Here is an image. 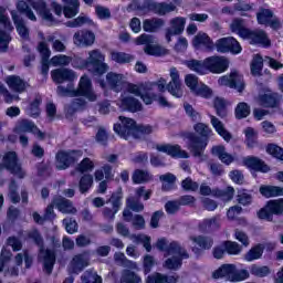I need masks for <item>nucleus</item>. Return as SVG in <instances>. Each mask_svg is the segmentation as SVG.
I'll list each match as a JSON object with an SVG mask.
<instances>
[{"label": "nucleus", "mask_w": 283, "mask_h": 283, "mask_svg": "<svg viewBox=\"0 0 283 283\" xmlns=\"http://www.w3.org/2000/svg\"><path fill=\"white\" fill-rule=\"evenodd\" d=\"M28 238L29 240H33L34 244L39 247V258L42 260L44 273L52 275V271H54V265L56 264V249H61V239L52 235L50 238L52 249H45V241L38 229L30 231Z\"/></svg>", "instance_id": "f257e3e1"}, {"label": "nucleus", "mask_w": 283, "mask_h": 283, "mask_svg": "<svg viewBox=\"0 0 283 283\" xmlns=\"http://www.w3.org/2000/svg\"><path fill=\"white\" fill-rule=\"evenodd\" d=\"M193 132L182 133V138L186 140L187 149L192 154L195 158H201L209 145V138H211L213 130L209 125L197 122L193 125Z\"/></svg>", "instance_id": "f03ea898"}, {"label": "nucleus", "mask_w": 283, "mask_h": 283, "mask_svg": "<svg viewBox=\"0 0 283 283\" xmlns=\"http://www.w3.org/2000/svg\"><path fill=\"white\" fill-rule=\"evenodd\" d=\"M70 63L74 70H90L92 67L95 76H103L109 70V65L105 63V55L98 49L90 51L86 60L78 55L71 56Z\"/></svg>", "instance_id": "7ed1b4c3"}, {"label": "nucleus", "mask_w": 283, "mask_h": 283, "mask_svg": "<svg viewBox=\"0 0 283 283\" xmlns=\"http://www.w3.org/2000/svg\"><path fill=\"white\" fill-rule=\"evenodd\" d=\"M57 92L61 96H70L71 98L83 96L91 103H94L96 98H98L96 93H94V88L92 87V78H90L87 75L81 76L77 88H74V86H57Z\"/></svg>", "instance_id": "20e7f679"}, {"label": "nucleus", "mask_w": 283, "mask_h": 283, "mask_svg": "<svg viewBox=\"0 0 283 283\" xmlns=\"http://www.w3.org/2000/svg\"><path fill=\"white\" fill-rule=\"evenodd\" d=\"M170 78L171 81L167 84V80L159 78L156 82V86L158 87L159 92H169L171 96H175V98H182V83L180 82V73L178 72V69L171 67L170 69Z\"/></svg>", "instance_id": "39448f33"}, {"label": "nucleus", "mask_w": 283, "mask_h": 283, "mask_svg": "<svg viewBox=\"0 0 283 283\" xmlns=\"http://www.w3.org/2000/svg\"><path fill=\"white\" fill-rule=\"evenodd\" d=\"M83 156V151L78 149L59 150L55 154V165L59 171L70 169L72 165L78 163V158Z\"/></svg>", "instance_id": "423d86ee"}, {"label": "nucleus", "mask_w": 283, "mask_h": 283, "mask_svg": "<svg viewBox=\"0 0 283 283\" xmlns=\"http://www.w3.org/2000/svg\"><path fill=\"white\" fill-rule=\"evenodd\" d=\"M274 216H283V198L266 201L264 207L256 212L259 220H265L266 222H273Z\"/></svg>", "instance_id": "0eeeda50"}, {"label": "nucleus", "mask_w": 283, "mask_h": 283, "mask_svg": "<svg viewBox=\"0 0 283 283\" xmlns=\"http://www.w3.org/2000/svg\"><path fill=\"white\" fill-rule=\"evenodd\" d=\"M136 129V122L132 117L119 116L118 122L114 124L113 130L119 138L124 140H129V138H134Z\"/></svg>", "instance_id": "6e6552de"}, {"label": "nucleus", "mask_w": 283, "mask_h": 283, "mask_svg": "<svg viewBox=\"0 0 283 283\" xmlns=\"http://www.w3.org/2000/svg\"><path fill=\"white\" fill-rule=\"evenodd\" d=\"M106 205H112V208L105 207L103 209V216L104 218L114 220V218H116V213H118L123 207V187H118L116 191L111 195L106 200Z\"/></svg>", "instance_id": "1a4fd4ad"}, {"label": "nucleus", "mask_w": 283, "mask_h": 283, "mask_svg": "<svg viewBox=\"0 0 283 283\" xmlns=\"http://www.w3.org/2000/svg\"><path fill=\"white\" fill-rule=\"evenodd\" d=\"M2 163L4 164V169L10 171L13 176H17V178H25V171H23L21 164H19L17 151H8L4 154Z\"/></svg>", "instance_id": "9d476101"}, {"label": "nucleus", "mask_w": 283, "mask_h": 283, "mask_svg": "<svg viewBox=\"0 0 283 283\" xmlns=\"http://www.w3.org/2000/svg\"><path fill=\"white\" fill-rule=\"evenodd\" d=\"M27 1L43 21H46V23H51V25H56V23H59V20H56V18H54V15L52 14V10L48 8V2L45 0Z\"/></svg>", "instance_id": "9b49d317"}, {"label": "nucleus", "mask_w": 283, "mask_h": 283, "mask_svg": "<svg viewBox=\"0 0 283 283\" xmlns=\"http://www.w3.org/2000/svg\"><path fill=\"white\" fill-rule=\"evenodd\" d=\"M217 52L221 54H240L242 52V45L238 39L233 36L221 38L216 42Z\"/></svg>", "instance_id": "f8f14e48"}, {"label": "nucleus", "mask_w": 283, "mask_h": 283, "mask_svg": "<svg viewBox=\"0 0 283 283\" xmlns=\"http://www.w3.org/2000/svg\"><path fill=\"white\" fill-rule=\"evenodd\" d=\"M51 78L56 85H63V83H69V87H74V78H76V73L71 69H54L51 71Z\"/></svg>", "instance_id": "ddd939ff"}, {"label": "nucleus", "mask_w": 283, "mask_h": 283, "mask_svg": "<svg viewBox=\"0 0 283 283\" xmlns=\"http://www.w3.org/2000/svg\"><path fill=\"white\" fill-rule=\"evenodd\" d=\"M206 67L211 74H223L229 70V60L224 56L212 55L206 57Z\"/></svg>", "instance_id": "4468645a"}, {"label": "nucleus", "mask_w": 283, "mask_h": 283, "mask_svg": "<svg viewBox=\"0 0 283 283\" xmlns=\"http://www.w3.org/2000/svg\"><path fill=\"white\" fill-rule=\"evenodd\" d=\"M171 258H168L164 262V268L168 271H178L182 266V260H189V252L182 245H179V249L176 252H170Z\"/></svg>", "instance_id": "2eb2a0df"}, {"label": "nucleus", "mask_w": 283, "mask_h": 283, "mask_svg": "<svg viewBox=\"0 0 283 283\" xmlns=\"http://www.w3.org/2000/svg\"><path fill=\"white\" fill-rule=\"evenodd\" d=\"M243 41H249L250 45H261L262 48H271V40L264 30H251L243 38Z\"/></svg>", "instance_id": "dca6fc26"}, {"label": "nucleus", "mask_w": 283, "mask_h": 283, "mask_svg": "<svg viewBox=\"0 0 283 283\" xmlns=\"http://www.w3.org/2000/svg\"><path fill=\"white\" fill-rule=\"evenodd\" d=\"M157 2L154 0H144L143 3L139 0H133L128 6V12H142V14H149V12L156 13Z\"/></svg>", "instance_id": "f3484780"}, {"label": "nucleus", "mask_w": 283, "mask_h": 283, "mask_svg": "<svg viewBox=\"0 0 283 283\" xmlns=\"http://www.w3.org/2000/svg\"><path fill=\"white\" fill-rule=\"evenodd\" d=\"M187 24V19L184 17H176L170 20V28L166 29V41L168 43L171 41V36H179L185 32V25Z\"/></svg>", "instance_id": "a211bd4d"}, {"label": "nucleus", "mask_w": 283, "mask_h": 283, "mask_svg": "<svg viewBox=\"0 0 283 283\" xmlns=\"http://www.w3.org/2000/svg\"><path fill=\"white\" fill-rule=\"evenodd\" d=\"M243 166L251 169V171H258L260 174H269L271 171V168L264 160L253 155L243 158Z\"/></svg>", "instance_id": "6ab92c4d"}, {"label": "nucleus", "mask_w": 283, "mask_h": 283, "mask_svg": "<svg viewBox=\"0 0 283 283\" xmlns=\"http://www.w3.org/2000/svg\"><path fill=\"white\" fill-rule=\"evenodd\" d=\"M73 41L75 45H81L82 48H90V45H94V42L96 41V35L92 31L84 29L74 33Z\"/></svg>", "instance_id": "aec40b11"}, {"label": "nucleus", "mask_w": 283, "mask_h": 283, "mask_svg": "<svg viewBox=\"0 0 283 283\" xmlns=\"http://www.w3.org/2000/svg\"><path fill=\"white\" fill-rule=\"evenodd\" d=\"M157 151L161 154H167V156H171V158H189V153L182 150L180 145H171V144H163L156 146Z\"/></svg>", "instance_id": "412c9836"}, {"label": "nucleus", "mask_w": 283, "mask_h": 283, "mask_svg": "<svg viewBox=\"0 0 283 283\" xmlns=\"http://www.w3.org/2000/svg\"><path fill=\"white\" fill-rule=\"evenodd\" d=\"M221 84L226 85V87H230V90H237L239 93L244 92V87H247L244 81H242V76H240L238 72H233L229 76H223Z\"/></svg>", "instance_id": "4be33fe9"}, {"label": "nucleus", "mask_w": 283, "mask_h": 283, "mask_svg": "<svg viewBox=\"0 0 283 283\" xmlns=\"http://www.w3.org/2000/svg\"><path fill=\"white\" fill-rule=\"evenodd\" d=\"M119 107L123 112H130V114H136V112L143 111V104L134 96L123 97L120 99Z\"/></svg>", "instance_id": "5701e85b"}, {"label": "nucleus", "mask_w": 283, "mask_h": 283, "mask_svg": "<svg viewBox=\"0 0 283 283\" xmlns=\"http://www.w3.org/2000/svg\"><path fill=\"white\" fill-rule=\"evenodd\" d=\"M259 103L262 107L275 109L280 107V95L277 93H264L259 95Z\"/></svg>", "instance_id": "b1692460"}, {"label": "nucleus", "mask_w": 283, "mask_h": 283, "mask_svg": "<svg viewBox=\"0 0 283 283\" xmlns=\"http://www.w3.org/2000/svg\"><path fill=\"white\" fill-rule=\"evenodd\" d=\"M212 156H217L219 160L229 167L232 163H235V157L227 153V148L222 145L213 146L211 148Z\"/></svg>", "instance_id": "393cba45"}, {"label": "nucleus", "mask_w": 283, "mask_h": 283, "mask_svg": "<svg viewBox=\"0 0 283 283\" xmlns=\"http://www.w3.org/2000/svg\"><path fill=\"white\" fill-rule=\"evenodd\" d=\"M210 123H211L214 132H217V134L221 138H223V140H226V143H231V138H233V135H231V133L224 127V124L221 120H219L218 117L211 116Z\"/></svg>", "instance_id": "a878e982"}, {"label": "nucleus", "mask_w": 283, "mask_h": 283, "mask_svg": "<svg viewBox=\"0 0 283 283\" xmlns=\"http://www.w3.org/2000/svg\"><path fill=\"white\" fill-rule=\"evenodd\" d=\"M11 17L19 36L28 41L30 39V29L25 25V20L17 13H11Z\"/></svg>", "instance_id": "bb28decb"}, {"label": "nucleus", "mask_w": 283, "mask_h": 283, "mask_svg": "<svg viewBox=\"0 0 283 283\" xmlns=\"http://www.w3.org/2000/svg\"><path fill=\"white\" fill-rule=\"evenodd\" d=\"M249 28L244 24V19L242 18H234L230 23V31L232 34H237L240 39H243L249 33Z\"/></svg>", "instance_id": "cd10ccee"}, {"label": "nucleus", "mask_w": 283, "mask_h": 283, "mask_svg": "<svg viewBox=\"0 0 283 283\" xmlns=\"http://www.w3.org/2000/svg\"><path fill=\"white\" fill-rule=\"evenodd\" d=\"M81 10V2L78 0H64L63 14L65 19H74Z\"/></svg>", "instance_id": "c85d7f7f"}, {"label": "nucleus", "mask_w": 283, "mask_h": 283, "mask_svg": "<svg viewBox=\"0 0 283 283\" xmlns=\"http://www.w3.org/2000/svg\"><path fill=\"white\" fill-rule=\"evenodd\" d=\"M192 45L197 50L206 48V50H213V40L207 33H199L192 40Z\"/></svg>", "instance_id": "c756f323"}, {"label": "nucleus", "mask_w": 283, "mask_h": 283, "mask_svg": "<svg viewBox=\"0 0 283 283\" xmlns=\"http://www.w3.org/2000/svg\"><path fill=\"white\" fill-rule=\"evenodd\" d=\"M233 270H234V264H229V263L222 264L212 273V277L213 280H222V277H226L228 282H231V275L233 273Z\"/></svg>", "instance_id": "7c9ffc66"}, {"label": "nucleus", "mask_w": 283, "mask_h": 283, "mask_svg": "<svg viewBox=\"0 0 283 283\" xmlns=\"http://www.w3.org/2000/svg\"><path fill=\"white\" fill-rule=\"evenodd\" d=\"M146 283H178V276L156 272L147 276Z\"/></svg>", "instance_id": "2f4dec72"}, {"label": "nucleus", "mask_w": 283, "mask_h": 283, "mask_svg": "<svg viewBox=\"0 0 283 283\" xmlns=\"http://www.w3.org/2000/svg\"><path fill=\"white\" fill-rule=\"evenodd\" d=\"M53 205L61 213H76V208H74L70 199L59 197L53 200Z\"/></svg>", "instance_id": "473e14b6"}, {"label": "nucleus", "mask_w": 283, "mask_h": 283, "mask_svg": "<svg viewBox=\"0 0 283 283\" xmlns=\"http://www.w3.org/2000/svg\"><path fill=\"white\" fill-rule=\"evenodd\" d=\"M186 65L188 69L191 70V72H196V74H199L200 76H205V74H207L208 72L207 59H205L203 61L188 60L186 62Z\"/></svg>", "instance_id": "72a5a7b5"}, {"label": "nucleus", "mask_w": 283, "mask_h": 283, "mask_svg": "<svg viewBox=\"0 0 283 283\" xmlns=\"http://www.w3.org/2000/svg\"><path fill=\"white\" fill-rule=\"evenodd\" d=\"M216 229H220V223L218 222V217H212L210 219H203L199 223V231L201 233H213Z\"/></svg>", "instance_id": "f704fd0d"}, {"label": "nucleus", "mask_w": 283, "mask_h": 283, "mask_svg": "<svg viewBox=\"0 0 283 283\" xmlns=\"http://www.w3.org/2000/svg\"><path fill=\"white\" fill-rule=\"evenodd\" d=\"M165 25V20L160 18L146 19L143 22L144 32H158Z\"/></svg>", "instance_id": "c9c22d12"}, {"label": "nucleus", "mask_w": 283, "mask_h": 283, "mask_svg": "<svg viewBox=\"0 0 283 283\" xmlns=\"http://www.w3.org/2000/svg\"><path fill=\"white\" fill-rule=\"evenodd\" d=\"M156 247L158 251H163L164 253H167V255H171V252H176L178 249H180V243L177 241H171L169 244H167V239H159L156 243Z\"/></svg>", "instance_id": "e433bc0d"}, {"label": "nucleus", "mask_w": 283, "mask_h": 283, "mask_svg": "<svg viewBox=\"0 0 283 283\" xmlns=\"http://www.w3.org/2000/svg\"><path fill=\"white\" fill-rule=\"evenodd\" d=\"M264 255V244L258 243L252 247L244 255L245 262H253L260 260Z\"/></svg>", "instance_id": "4c0bfd02"}, {"label": "nucleus", "mask_w": 283, "mask_h": 283, "mask_svg": "<svg viewBox=\"0 0 283 283\" xmlns=\"http://www.w3.org/2000/svg\"><path fill=\"white\" fill-rule=\"evenodd\" d=\"M245 136V146L248 149H255L258 147V132L253 127H247L243 132Z\"/></svg>", "instance_id": "58836bf2"}, {"label": "nucleus", "mask_w": 283, "mask_h": 283, "mask_svg": "<svg viewBox=\"0 0 283 283\" xmlns=\"http://www.w3.org/2000/svg\"><path fill=\"white\" fill-rule=\"evenodd\" d=\"M260 193L264 198H277L283 196V188L280 186H261Z\"/></svg>", "instance_id": "ea45409f"}, {"label": "nucleus", "mask_w": 283, "mask_h": 283, "mask_svg": "<svg viewBox=\"0 0 283 283\" xmlns=\"http://www.w3.org/2000/svg\"><path fill=\"white\" fill-rule=\"evenodd\" d=\"M192 242L203 251H209L213 248V238L207 235H197L191 238Z\"/></svg>", "instance_id": "a19ab883"}, {"label": "nucleus", "mask_w": 283, "mask_h": 283, "mask_svg": "<svg viewBox=\"0 0 283 283\" xmlns=\"http://www.w3.org/2000/svg\"><path fill=\"white\" fill-rule=\"evenodd\" d=\"M94 187V176L92 174H84L78 181L80 193H87Z\"/></svg>", "instance_id": "79ce46f5"}, {"label": "nucleus", "mask_w": 283, "mask_h": 283, "mask_svg": "<svg viewBox=\"0 0 283 283\" xmlns=\"http://www.w3.org/2000/svg\"><path fill=\"white\" fill-rule=\"evenodd\" d=\"M154 127L151 125H144L135 123V133H134V140H140V138L145 136H149V134H153Z\"/></svg>", "instance_id": "37998d69"}, {"label": "nucleus", "mask_w": 283, "mask_h": 283, "mask_svg": "<svg viewBox=\"0 0 283 283\" xmlns=\"http://www.w3.org/2000/svg\"><path fill=\"white\" fill-rule=\"evenodd\" d=\"M192 94L193 96H199L200 98H206L209 101V98H212L213 96V90H211V87H209V85L205 84L203 82H200Z\"/></svg>", "instance_id": "c03bdc74"}, {"label": "nucleus", "mask_w": 283, "mask_h": 283, "mask_svg": "<svg viewBox=\"0 0 283 283\" xmlns=\"http://www.w3.org/2000/svg\"><path fill=\"white\" fill-rule=\"evenodd\" d=\"M7 85L14 90V92H25V82L19 75L7 77Z\"/></svg>", "instance_id": "a18cd8bd"}, {"label": "nucleus", "mask_w": 283, "mask_h": 283, "mask_svg": "<svg viewBox=\"0 0 283 283\" xmlns=\"http://www.w3.org/2000/svg\"><path fill=\"white\" fill-rule=\"evenodd\" d=\"M124 75L120 73L108 72L106 74V83L111 90H118L119 85H123Z\"/></svg>", "instance_id": "49530a36"}, {"label": "nucleus", "mask_w": 283, "mask_h": 283, "mask_svg": "<svg viewBox=\"0 0 283 283\" xmlns=\"http://www.w3.org/2000/svg\"><path fill=\"white\" fill-rule=\"evenodd\" d=\"M34 129H39V127H36L34 122L30 119L20 120L15 127V132L19 134H34Z\"/></svg>", "instance_id": "de8ad7c7"}, {"label": "nucleus", "mask_w": 283, "mask_h": 283, "mask_svg": "<svg viewBox=\"0 0 283 283\" xmlns=\"http://www.w3.org/2000/svg\"><path fill=\"white\" fill-rule=\"evenodd\" d=\"M159 180L163 182V191H171L176 187V175L167 172L159 177Z\"/></svg>", "instance_id": "09e8293b"}, {"label": "nucleus", "mask_w": 283, "mask_h": 283, "mask_svg": "<svg viewBox=\"0 0 283 283\" xmlns=\"http://www.w3.org/2000/svg\"><path fill=\"white\" fill-rule=\"evenodd\" d=\"M221 247L226 249L228 255H240L242 253V245L235 241L226 240L221 243Z\"/></svg>", "instance_id": "8fccbe9b"}, {"label": "nucleus", "mask_w": 283, "mask_h": 283, "mask_svg": "<svg viewBox=\"0 0 283 283\" xmlns=\"http://www.w3.org/2000/svg\"><path fill=\"white\" fill-rule=\"evenodd\" d=\"M251 115V106L245 102H240L234 108V116L237 120H242Z\"/></svg>", "instance_id": "3c124183"}, {"label": "nucleus", "mask_w": 283, "mask_h": 283, "mask_svg": "<svg viewBox=\"0 0 283 283\" xmlns=\"http://www.w3.org/2000/svg\"><path fill=\"white\" fill-rule=\"evenodd\" d=\"M111 59L112 61H115V63H118L119 65H125L134 61V55L125 52L115 51L111 53Z\"/></svg>", "instance_id": "603ef678"}, {"label": "nucleus", "mask_w": 283, "mask_h": 283, "mask_svg": "<svg viewBox=\"0 0 283 283\" xmlns=\"http://www.w3.org/2000/svg\"><path fill=\"white\" fill-rule=\"evenodd\" d=\"M213 107L219 118H227V101L222 97H216L213 101Z\"/></svg>", "instance_id": "864d4df0"}, {"label": "nucleus", "mask_w": 283, "mask_h": 283, "mask_svg": "<svg viewBox=\"0 0 283 283\" xmlns=\"http://www.w3.org/2000/svg\"><path fill=\"white\" fill-rule=\"evenodd\" d=\"M41 103H43V98L41 96H36L29 104V115L31 118H39V116H41Z\"/></svg>", "instance_id": "5fc2aeb1"}, {"label": "nucleus", "mask_w": 283, "mask_h": 283, "mask_svg": "<svg viewBox=\"0 0 283 283\" xmlns=\"http://www.w3.org/2000/svg\"><path fill=\"white\" fill-rule=\"evenodd\" d=\"M176 4L174 3H167V2H157L155 8V14H158V17H165V14H169V12H175Z\"/></svg>", "instance_id": "6e6d98bb"}, {"label": "nucleus", "mask_w": 283, "mask_h": 283, "mask_svg": "<svg viewBox=\"0 0 283 283\" xmlns=\"http://www.w3.org/2000/svg\"><path fill=\"white\" fill-rule=\"evenodd\" d=\"M132 179H133L134 185H143L145 182H149L150 177H149V172L147 170L136 169L133 172Z\"/></svg>", "instance_id": "4d7b16f0"}, {"label": "nucleus", "mask_w": 283, "mask_h": 283, "mask_svg": "<svg viewBox=\"0 0 283 283\" xmlns=\"http://www.w3.org/2000/svg\"><path fill=\"white\" fill-rule=\"evenodd\" d=\"M126 207L134 211L135 213H140V211H145V205L140 202V199L136 197H128L126 199Z\"/></svg>", "instance_id": "13d9d810"}, {"label": "nucleus", "mask_w": 283, "mask_h": 283, "mask_svg": "<svg viewBox=\"0 0 283 283\" xmlns=\"http://www.w3.org/2000/svg\"><path fill=\"white\" fill-rule=\"evenodd\" d=\"M250 273L251 275H255V277H266L268 275H271V268L268 265L260 266L258 264H252L250 266Z\"/></svg>", "instance_id": "bf43d9fd"}, {"label": "nucleus", "mask_w": 283, "mask_h": 283, "mask_svg": "<svg viewBox=\"0 0 283 283\" xmlns=\"http://www.w3.org/2000/svg\"><path fill=\"white\" fill-rule=\"evenodd\" d=\"M262 67H264V59L261 55H255L250 66L252 76H260Z\"/></svg>", "instance_id": "052dcab7"}, {"label": "nucleus", "mask_w": 283, "mask_h": 283, "mask_svg": "<svg viewBox=\"0 0 283 283\" xmlns=\"http://www.w3.org/2000/svg\"><path fill=\"white\" fill-rule=\"evenodd\" d=\"M266 154L275 158L276 160L283 161V148L277 144H268L265 148Z\"/></svg>", "instance_id": "680f3d73"}, {"label": "nucleus", "mask_w": 283, "mask_h": 283, "mask_svg": "<svg viewBox=\"0 0 283 283\" xmlns=\"http://www.w3.org/2000/svg\"><path fill=\"white\" fill-rule=\"evenodd\" d=\"M71 266H72L73 273H81V271H83V269L87 266V263L83 258V254L75 255L71 261Z\"/></svg>", "instance_id": "e2e57ef3"}, {"label": "nucleus", "mask_w": 283, "mask_h": 283, "mask_svg": "<svg viewBox=\"0 0 283 283\" xmlns=\"http://www.w3.org/2000/svg\"><path fill=\"white\" fill-rule=\"evenodd\" d=\"M95 142L102 147L109 145V133L104 127H99L95 134Z\"/></svg>", "instance_id": "0e129e2a"}, {"label": "nucleus", "mask_w": 283, "mask_h": 283, "mask_svg": "<svg viewBox=\"0 0 283 283\" xmlns=\"http://www.w3.org/2000/svg\"><path fill=\"white\" fill-rule=\"evenodd\" d=\"M271 19H273V11H271L270 9H261L256 13V21L259 25H266V23H269Z\"/></svg>", "instance_id": "69168bd1"}, {"label": "nucleus", "mask_w": 283, "mask_h": 283, "mask_svg": "<svg viewBox=\"0 0 283 283\" xmlns=\"http://www.w3.org/2000/svg\"><path fill=\"white\" fill-rule=\"evenodd\" d=\"M143 279L132 270H125L122 274V283H142Z\"/></svg>", "instance_id": "338daca9"}, {"label": "nucleus", "mask_w": 283, "mask_h": 283, "mask_svg": "<svg viewBox=\"0 0 283 283\" xmlns=\"http://www.w3.org/2000/svg\"><path fill=\"white\" fill-rule=\"evenodd\" d=\"M249 275L248 270H238L234 265V270H232V274L230 276V282H244V280H249Z\"/></svg>", "instance_id": "774afa93"}]
</instances>
